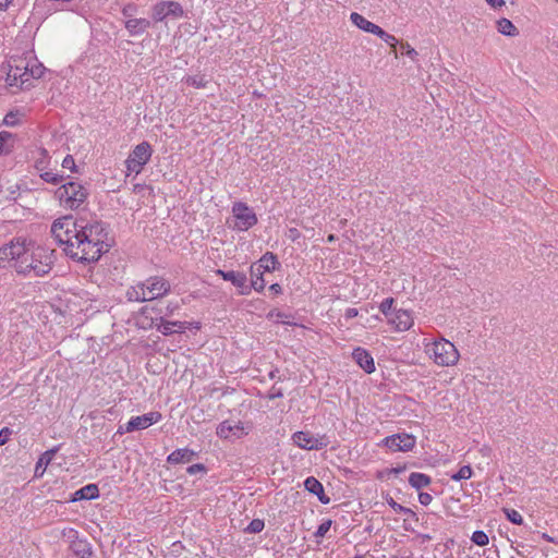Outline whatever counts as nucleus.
Here are the masks:
<instances>
[{"instance_id": "f8f14e48", "label": "nucleus", "mask_w": 558, "mask_h": 558, "mask_svg": "<svg viewBox=\"0 0 558 558\" xmlns=\"http://www.w3.org/2000/svg\"><path fill=\"white\" fill-rule=\"evenodd\" d=\"M216 275L226 281H230L236 289L240 295H248V279L245 272L235 270L217 269Z\"/></svg>"}, {"instance_id": "6ab92c4d", "label": "nucleus", "mask_w": 558, "mask_h": 558, "mask_svg": "<svg viewBox=\"0 0 558 558\" xmlns=\"http://www.w3.org/2000/svg\"><path fill=\"white\" fill-rule=\"evenodd\" d=\"M304 487L308 493L317 496L322 504L328 505L330 502V498L325 494L323 484L314 476H310L304 481Z\"/></svg>"}, {"instance_id": "8fccbe9b", "label": "nucleus", "mask_w": 558, "mask_h": 558, "mask_svg": "<svg viewBox=\"0 0 558 558\" xmlns=\"http://www.w3.org/2000/svg\"><path fill=\"white\" fill-rule=\"evenodd\" d=\"M283 397V391L281 388H277L276 385H274L268 395H267V398L269 400H274V399H277V398H282Z\"/></svg>"}, {"instance_id": "423d86ee", "label": "nucleus", "mask_w": 558, "mask_h": 558, "mask_svg": "<svg viewBox=\"0 0 558 558\" xmlns=\"http://www.w3.org/2000/svg\"><path fill=\"white\" fill-rule=\"evenodd\" d=\"M151 154L153 149L148 142L140 143L133 148L125 160L126 169L130 172L138 174L143 170V167L149 161Z\"/></svg>"}, {"instance_id": "5701e85b", "label": "nucleus", "mask_w": 558, "mask_h": 558, "mask_svg": "<svg viewBox=\"0 0 558 558\" xmlns=\"http://www.w3.org/2000/svg\"><path fill=\"white\" fill-rule=\"evenodd\" d=\"M99 497V488L96 484H87L83 486L82 488L77 489L72 498L71 501H77V500H93L97 499Z\"/></svg>"}, {"instance_id": "dca6fc26", "label": "nucleus", "mask_w": 558, "mask_h": 558, "mask_svg": "<svg viewBox=\"0 0 558 558\" xmlns=\"http://www.w3.org/2000/svg\"><path fill=\"white\" fill-rule=\"evenodd\" d=\"M388 322L395 325L398 331L409 330L413 325L411 313L405 310H399L393 313V317H389Z\"/></svg>"}, {"instance_id": "c756f323", "label": "nucleus", "mask_w": 558, "mask_h": 558, "mask_svg": "<svg viewBox=\"0 0 558 558\" xmlns=\"http://www.w3.org/2000/svg\"><path fill=\"white\" fill-rule=\"evenodd\" d=\"M37 153L39 156L35 159L34 168L37 171H44L48 169L51 157L49 156L48 150L44 147H39Z\"/></svg>"}, {"instance_id": "ea45409f", "label": "nucleus", "mask_w": 558, "mask_h": 558, "mask_svg": "<svg viewBox=\"0 0 558 558\" xmlns=\"http://www.w3.org/2000/svg\"><path fill=\"white\" fill-rule=\"evenodd\" d=\"M471 541L477 546H486L489 543L488 535L484 531H475L471 536Z\"/></svg>"}, {"instance_id": "f03ea898", "label": "nucleus", "mask_w": 558, "mask_h": 558, "mask_svg": "<svg viewBox=\"0 0 558 558\" xmlns=\"http://www.w3.org/2000/svg\"><path fill=\"white\" fill-rule=\"evenodd\" d=\"M56 262L54 251L45 246L12 241L0 247V268L12 267L24 277H43Z\"/></svg>"}, {"instance_id": "e2e57ef3", "label": "nucleus", "mask_w": 558, "mask_h": 558, "mask_svg": "<svg viewBox=\"0 0 558 558\" xmlns=\"http://www.w3.org/2000/svg\"><path fill=\"white\" fill-rule=\"evenodd\" d=\"M117 433H118V434H121V435H122V434H124V433H126V432H125V426H119V428H118Z\"/></svg>"}, {"instance_id": "e433bc0d", "label": "nucleus", "mask_w": 558, "mask_h": 558, "mask_svg": "<svg viewBox=\"0 0 558 558\" xmlns=\"http://www.w3.org/2000/svg\"><path fill=\"white\" fill-rule=\"evenodd\" d=\"M23 69H24L23 77L21 80L19 88L20 89H28L32 86V84H31L32 76L29 75V61L25 62V65H23Z\"/></svg>"}, {"instance_id": "7c9ffc66", "label": "nucleus", "mask_w": 558, "mask_h": 558, "mask_svg": "<svg viewBox=\"0 0 558 558\" xmlns=\"http://www.w3.org/2000/svg\"><path fill=\"white\" fill-rule=\"evenodd\" d=\"M38 172L41 180L53 185H59L64 180V177L62 174L53 173L52 171H49L47 169Z\"/></svg>"}, {"instance_id": "f704fd0d", "label": "nucleus", "mask_w": 558, "mask_h": 558, "mask_svg": "<svg viewBox=\"0 0 558 558\" xmlns=\"http://www.w3.org/2000/svg\"><path fill=\"white\" fill-rule=\"evenodd\" d=\"M20 111L19 110H11L9 111L4 119H3V124H5L7 126H16L20 124Z\"/></svg>"}, {"instance_id": "393cba45", "label": "nucleus", "mask_w": 558, "mask_h": 558, "mask_svg": "<svg viewBox=\"0 0 558 558\" xmlns=\"http://www.w3.org/2000/svg\"><path fill=\"white\" fill-rule=\"evenodd\" d=\"M430 483V476L425 473L413 472L409 476L410 486L416 490H421L422 488L428 486Z\"/></svg>"}, {"instance_id": "37998d69", "label": "nucleus", "mask_w": 558, "mask_h": 558, "mask_svg": "<svg viewBox=\"0 0 558 558\" xmlns=\"http://www.w3.org/2000/svg\"><path fill=\"white\" fill-rule=\"evenodd\" d=\"M331 524H332V520H330V519L324 520L318 525V527H317L316 532L314 533V535L316 537H324L327 534V532L330 530Z\"/></svg>"}, {"instance_id": "72a5a7b5", "label": "nucleus", "mask_w": 558, "mask_h": 558, "mask_svg": "<svg viewBox=\"0 0 558 558\" xmlns=\"http://www.w3.org/2000/svg\"><path fill=\"white\" fill-rule=\"evenodd\" d=\"M46 69L41 63L37 61L29 62V75L32 78L38 80L43 77Z\"/></svg>"}, {"instance_id": "c9c22d12", "label": "nucleus", "mask_w": 558, "mask_h": 558, "mask_svg": "<svg viewBox=\"0 0 558 558\" xmlns=\"http://www.w3.org/2000/svg\"><path fill=\"white\" fill-rule=\"evenodd\" d=\"M386 501L397 513H409L411 515L415 514L413 510L396 502L395 499L390 496L386 497Z\"/></svg>"}, {"instance_id": "4c0bfd02", "label": "nucleus", "mask_w": 558, "mask_h": 558, "mask_svg": "<svg viewBox=\"0 0 558 558\" xmlns=\"http://www.w3.org/2000/svg\"><path fill=\"white\" fill-rule=\"evenodd\" d=\"M13 64L12 63H9L8 66V71H13V72H16V77L21 81L22 77H23V65H25V62L26 60L25 59H15L13 60Z\"/></svg>"}, {"instance_id": "6e6552de", "label": "nucleus", "mask_w": 558, "mask_h": 558, "mask_svg": "<svg viewBox=\"0 0 558 558\" xmlns=\"http://www.w3.org/2000/svg\"><path fill=\"white\" fill-rule=\"evenodd\" d=\"M62 536L68 538L70 548L77 558H92V544L86 538H81L76 530L72 527L64 529Z\"/></svg>"}, {"instance_id": "20e7f679", "label": "nucleus", "mask_w": 558, "mask_h": 558, "mask_svg": "<svg viewBox=\"0 0 558 558\" xmlns=\"http://www.w3.org/2000/svg\"><path fill=\"white\" fill-rule=\"evenodd\" d=\"M428 353L434 362L440 366L454 365L459 360V352L454 344L445 339L435 341L428 349Z\"/></svg>"}, {"instance_id": "de8ad7c7", "label": "nucleus", "mask_w": 558, "mask_h": 558, "mask_svg": "<svg viewBox=\"0 0 558 558\" xmlns=\"http://www.w3.org/2000/svg\"><path fill=\"white\" fill-rule=\"evenodd\" d=\"M378 37L381 38L387 45L391 47H396V45L398 44V39L393 35H390L387 32H385L384 29L383 34H379Z\"/></svg>"}, {"instance_id": "4be33fe9", "label": "nucleus", "mask_w": 558, "mask_h": 558, "mask_svg": "<svg viewBox=\"0 0 558 558\" xmlns=\"http://www.w3.org/2000/svg\"><path fill=\"white\" fill-rule=\"evenodd\" d=\"M252 266L259 268V270H264V272H270L276 270L280 263L278 257L272 252H266L257 264H253Z\"/></svg>"}, {"instance_id": "c85d7f7f", "label": "nucleus", "mask_w": 558, "mask_h": 558, "mask_svg": "<svg viewBox=\"0 0 558 558\" xmlns=\"http://www.w3.org/2000/svg\"><path fill=\"white\" fill-rule=\"evenodd\" d=\"M59 449H60V445L54 446L53 448L48 449L44 453H41L36 463L35 472L38 473V471L41 468L46 469V466L52 461L53 457L59 451Z\"/></svg>"}, {"instance_id": "f257e3e1", "label": "nucleus", "mask_w": 558, "mask_h": 558, "mask_svg": "<svg viewBox=\"0 0 558 558\" xmlns=\"http://www.w3.org/2000/svg\"><path fill=\"white\" fill-rule=\"evenodd\" d=\"M50 233L56 243L63 246L66 256L82 264L99 260L111 247L108 243L109 226L99 220L89 222L65 215L52 222Z\"/></svg>"}, {"instance_id": "052dcab7", "label": "nucleus", "mask_w": 558, "mask_h": 558, "mask_svg": "<svg viewBox=\"0 0 558 558\" xmlns=\"http://www.w3.org/2000/svg\"><path fill=\"white\" fill-rule=\"evenodd\" d=\"M10 3V0H0V10H5Z\"/></svg>"}, {"instance_id": "9b49d317", "label": "nucleus", "mask_w": 558, "mask_h": 558, "mask_svg": "<svg viewBox=\"0 0 558 558\" xmlns=\"http://www.w3.org/2000/svg\"><path fill=\"white\" fill-rule=\"evenodd\" d=\"M383 444L393 452H407L414 448L416 439L410 434H395L384 438Z\"/></svg>"}, {"instance_id": "2eb2a0df", "label": "nucleus", "mask_w": 558, "mask_h": 558, "mask_svg": "<svg viewBox=\"0 0 558 558\" xmlns=\"http://www.w3.org/2000/svg\"><path fill=\"white\" fill-rule=\"evenodd\" d=\"M352 357L356 364L367 374L375 372V362L371 353L364 348H355L352 352Z\"/></svg>"}, {"instance_id": "a211bd4d", "label": "nucleus", "mask_w": 558, "mask_h": 558, "mask_svg": "<svg viewBox=\"0 0 558 558\" xmlns=\"http://www.w3.org/2000/svg\"><path fill=\"white\" fill-rule=\"evenodd\" d=\"M351 22L360 29L379 36L383 34V28L371 21L366 20L363 15L352 12L350 15Z\"/></svg>"}, {"instance_id": "aec40b11", "label": "nucleus", "mask_w": 558, "mask_h": 558, "mask_svg": "<svg viewBox=\"0 0 558 558\" xmlns=\"http://www.w3.org/2000/svg\"><path fill=\"white\" fill-rule=\"evenodd\" d=\"M197 457V452L190 448H179L167 457L170 464L190 463Z\"/></svg>"}, {"instance_id": "b1692460", "label": "nucleus", "mask_w": 558, "mask_h": 558, "mask_svg": "<svg viewBox=\"0 0 558 558\" xmlns=\"http://www.w3.org/2000/svg\"><path fill=\"white\" fill-rule=\"evenodd\" d=\"M251 282L248 283L250 292L254 289L257 292H262L265 289L266 281L264 279V270H259V268L251 266Z\"/></svg>"}, {"instance_id": "49530a36", "label": "nucleus", "mask_w": 558, "mask_h": 558, "mask_svg": "<svg viewBox=\"0 0 558 558\" xmlns=\"http://www.w3.org/2000/svg\"><path fill=\"white\" fill-rule=\"evenodd\" d=\"M186 472L190 474V475H193V474H196V473H206L207 472V468L205 466V464L203 463H195V464H192L190 465L187 469H186Z\"/></svg>"}, {"instance_id": "2f4dec72", "label": "nucleus", "mask_w": 558, "mask_h": 558, "mask_svg": "<svg viewBox=\"0 0 558 558\" xmlns=\"http://www.w3.org/2000/svg\"><path fill=\"white\" fill-rule=\"evenodd\" d=\"M185 84L195 88H205L208 80L205 75H189L184 78Z\"/></svg>"}, {"instance_id": "69168bd1", "label": "nucleus", "mask_w": 558, "mask_h": 558, "mask_svg": "<svg viewBox=\"0 0 558 558\" xmlns=\"http://www.w3.org/2000/svg\"><path fill=\"white\" fill-rule=\"evenodd\" d=\"M130 8H124L123 9V15L128 16L130 15V11H129Z\"/></svg>"}, {"instance_id": "58836bf2", "label": "nucleus", "mask_w": 558, "mask_h": 558, "mask_svg": "<svg viewBox=\"0 0 558 558\" xmlns=\"http://www.w3.org/2000/svg\"><path fill=\"white\" fill-rule=\"evenodd\" d=\"M504 512L511 523L517 525H521L523 523V517L520 514L519 511L514 509L504 508Z\"/></svg>"}, {"instance_id": "5fc2aeb1", "label": "nucleus", "mask_w": 558, "mask_h": 558, "mask_svg": "<svg viewBox=\"0 0 558 558\" xmlns=\"http://www.w3.org/2000/svg\"><path fill=\"white\" fill-rule=\"evenodd\" d=\"M402 49L404 50L403 53H405L412 60H414L415 57L417 56V51L414 48H412L409 44H402Z\"/></svg>"}, {"instance_id": "cd10ccee", "label": "nucleus", "mask_w": 558, "mask_h": 558, "mask_svg": "<svg viewBox=\"0 0 558 558\" xmlns=\"http://www.w3.org/2000/svg\"><path fill=\"white\" fill-rule=\"evenodd\" d=\"M128 299L130 301H136V302H146L147 301V293L145 291V288L142 282H138L136 286L131 287L126 292Z\"/></svg>"}, {"instance_id": "412c9836", "label": "nucleus", "mask_w": 558, "mask_h": 558, "mask_svg": "<svg viewBox=\"0 0 558 558\" xmlns=\"http://www.w3.org/2000/svg\"><path fill=\"white\" fill-rule=\"evenodd\" d=\"M124 26L131 36H140L151 26V23L147 19H129Z\"/></svg>"}, {"instance_id": "473e14b6", "label": "nucleus", "mask_w": 558, "mask_h": 558, "mask_svg": "<svg viewBox=\"0 0 558 558\" xmlns=\"http://www.w3.org/2000/svg\"><path fill=\"white\" fill-rule=\"evenodd\" d=\"M473 474V470L470 465H463L460 470L452 474L450 478L454 482H460L462 480H469Z\"/></svg>"}, {"instance_id": "4468645a", "label": "nucleus", "mask_w": 558, "mask_h": 558, "mask_svg": "<svg viewBox=\"0 0 558 558\" xmlns=\"http://www.w3.org/2000/svg\"><path fill=\"white\" fill-rule=\"evenodd\" d=\"M162 415L158 411H151L140 416H133L125 424V432H134L148 428L149 426L161 421Z\"/></svg>"}, {"instance_id": "0eeeda50", "label": "nucleus", "mask_w": 558, "mask_h": 558, "mask_svg": "<svg viewBox=\"0 0 558 558\" xmlns=\"http://www.w3.org/2000/svg\"><path fill=\"white\" fill-rule=\"evenodd\" d=\"M293 442L301 449L304 450H322L330 444V439L327 435H318L314 437L310 432H295L292 435Z\"/></svg>"}, {"instance_id": "bb28decb", "label": "nucleus", "mask_w": 558, "mask_h": 558, "mask_svg": "<svg viewBox=\"0 0 558 558\" xmlns=\"http://www.w3.org/2000/svg\"><path fill=\"white\" fill-rule=\"evenodd\" d=\"M14 148V135L7 131L0 132V155H9Z\"/></svg>"}, {"instance_id": "7ed1b4c3", "label": "nucleus", "mask_w": 558, "mask_h": 558, "mask_svg": "<svg viewBox=\"0 0 558 558\" xmlns=\"http://www.w3.org/2000/svg\"><path fill=\"white\" fill-rule=\"evenodd\" d=\"M88 189L81 182L70 180L54 191V197L65 209L76 210L88 198Z\"/></svg>"}, {"instance_id": "1a4fd4ad", "label": "nucleus", "mask_w": 558, "mask_h": 558, "mask_svg": "<svg viewBox=\"0 0 558 558\" xmlns=\"http://www.w3.org/2000/svg\"><path fill=\"white\" fill-rule=\"evenodd\" d=\"M147 293V301L162 298L170 292V282L159 276H153L142 282Z\"/></svg>"}, {"instance_id": "0e129e2a", "label": "nucleus", "mask_w": 558, "mask_h": 558, "mask_svg": "<svg viewBox=\"0 0 558 558\" xmlns=\"http://www.w3.org/2000/svg\"><path fill=\"white\" fill-rule=\"evenodd\" d=\"M543 537H544L545 539H547L548 542H551V543L554 542V538H553V537H550V536H548L547 534H544V535H543Z\"/></svg>"}, {"instance_id": "774afa93", "label": "nucleus", "mask_w": 558, "mask_h": 558, "mask_svg": "<svg viewBox=\"0 0 558 558\" xmlns=\"http://www.w3.org/2000/svg\"><path fill=\"white\" fill-rule=\"evenodd\" d=\"M556 2H558V0H555Z\"/></svg>"}, {"instance_id": "09e8293b", "label": "nucleus", "mask_w": 558, "mask_h": 558, "mask_svg": "<svg viewBox=\"0 0 558 558\" xmlns=\"http://www.w3.org/2000/svg\"><path fill=\"white\" fill-rule=\"evenodd\" d=\"M269 316H270V317H276L277 319H281V322H282L283 324H287V325H295L294 323H290V322L283 320L284 318L290 317V315H288V314H286V313H283V312H280V311H276V310H274V311H270V312H269Z\"/></svg>"}, {"instance_id": "6e6d98bb", "label": "nucleus", "mask_w": 558, "mask_h": 558, "mask_svg": "<svg viewBox=\"0 0 558 558\" xmlns=\"http://www.w3.org/2000/svg\"><path fill=\"white\" fill-rule=\"evenodd\" d=\"M357 314H359V311L354 307H349L345 311L347 318H353V317L357 316Z\"/></svg>"}, {"instance_id": "ddd939ff", "label": "nucleus", "mask_w": 558, "mask_h": 558, "mask_svg": "<svg viewBox=\"0 0 558 558\" xmlns=\"http://www.w3.org/2000/svg\"><path fill=\"white\" fill-rule=\"evenodd\" d=\"M250 427L245 426L242 422L232 423L229 420L221 422L216 430L219 438L229 439L230 437L241 438L247 435Z\"/></svg>"}, {"instance_id": "13d9d810", "label": "nucleus", "mask_w": 558, "mask_h": 558, "mask_svg": "<svg viewBox=\"0 0 558 558\" xmlns=\"http://www.w3.org/2000/svg\"><path fill=\"white\" fill-rule=\"evenodd\" d=\"M486 2L492 7V8H498V7H502L505 4V1L504 0H486Z\"/></svg>"}, {"instance_id": "f3484780", "label": "nucleus", "mask_w": 558, "mask_h": 558, "mask_svg": "<svg viewBox=\"0 0 558 558\" xmlns=\"http://www.w3.org/2000/svg\"><path fill=\"white\" fill-rule=\"evenodd\" d=\"M186 322H169L166 320L163 317H160L159 319H156V327L159 332H161L163 336H170L177 331L183 332L186 329Z\"/></svg>"}, {"instance_id": "864d4df0", "label": "nucleus", "mask_w": 558, "mask_h": 558, "mask_svg": "<svg viewBox=\"0 0 558 558\" xmlns=\"http://www.w3.org/2000/svg\"><path fill=\"white\" fill-rule=\"evenodd\" d=\"M287 236L292 241L295 242L301 238V232L296 228H289Z\"/></svg>"}, {"instance_id": "338daca9", "label": "nucleus", "mask_w": 558, "mask_h": 558, "mask_svg": "<svg viewBox=\"0 0 558 558\" xmlns=\"http://www.w3.org/2000/svg\"><path fill=\"white\" fill-rule=\"evenodd\" d=\"M333 240H335V235H333V234H330V235L328 236V241H329V242H331V241H333Z\"/></svg>"}, {"instance_id": "a19ab883", "label": "nucleus", "mask_w": 558, "mask_h": 558, "mask_svg": "<svg viewBox=\"0 0 558 558\" xmlns=\"http://www.w3.org/2000/svg\"><path fill=\"white\" fill-rule=\"evenodd\" d=\"M265 527V522L262 519H253L248 525L245 527V532L247 533H260Z\"/></svg>"}, {"instance_id": "680f3d73", "label": "nucleus", "mask_w": 558, "mask_h": 558, "mask_svg": "<svg viewBox=\"0 0 558 558\" xmlns=\"http://www.w3.org/2000/svg\"><path fill=\"white\" fill-rule=\"evenodd\" d=\"M405 470V466H397V468H393L391 469V472L398 474V473H401Z\"/></svg>"}, {"instance_id": "3c124183", "label": "nucleus", "mask_w": 558, "mask_h": 558, "mask_svg": "<svg viewBox=\"0 0 558 558\" xmlns=\"http://www.w3.org/2000/svg\"><path fill=\"white\" fill-rule=\"evenodd\" d=\"M11 434L12 430L9 427L0 429V446L5 445L9 441Z\"/></svg>"}, {"instance_id": "4d7b16f0", "label": "nucleus", "mask_w": 558, "mask_h": 558, "mask_svg": "<svg viewBox=\"0 0 558 558\" xmlns=\"http://www.w3.org/2000/svg\"><path fill=\"white\" fill-rule=\"evenodd\" d=\"M269 290L274 293V294H281L282 293V288L279 283H272L270 287H269Z\"/></svg>"}, {"instance_id": "603ef678", "label": "nucleus", "mask_w": 558, "mask_h": 558, "mask_svg": "<svg viewBox=\"0 0 558 558\" xmlns=\"http://www.w3.org/2000/svg\"><path fill=\"white\" fill-rule=\"evenodd\" d=\"M432 500H433V497H432L430 494L423 493V492H421L418 494V501H420L421 505L428 506L432 502Z\"/></svg>"}, {"instance_id": "a18cd8bd", "label": "nucleus", "mask_w": 558, "mask_h": 558, "mask_svg": "<svg viewBox=\"0 0 558 558\" xmlns=\"http://www.w3.org/2000/svg\"><path fill=\"white\" fill-rule=\"evenodd\" d=\"M62 167L64 169H70L72 172H77V167L72 155H66L64 157V159L62 160Z\"/></svg>"}, {"instance_id": "c03bdc74", "label": "nucleus", "mask_w": 558, "mask_h": 558, "mask_svg": "<svg viewBox=\"0 0 558 558\" xmlns=\"http://www.w3.org/2000/svg\"><path fill=\"white\" fill-rule=\"evenodd\" d=\"M5 83H7L8 87H10V88L15 87L16 90H20V88H19L20 80L16 77V72L8 71L7 76H5Z\"/></svg>"}, {"instance_id": "39448f33", "label": "nucleus", "mask_w": 558, "mask_h": 558, "mask_svg": "<svg viewBox=\"0 0 558 558\" xmlns=\"http://www.w3.org/2000/svg\"><path fill=\"white\" fill-rule=\"evenodd\" d=\"M232 214L234 217V230L247 231L258 222L256 214L246 203L235 202L232 206Z\"/></svg>"}, {"instance_id": "79ce46f5", "label": "nucleus", "mask_w": 558, "mask_h": 558, "mask_svg": "<svg viewBox=\"0 0 558 558\" xmlns=\"http://www.w3.org/2000/svg\"><path fill=\"white\" fill-rule=\"evenodd\" d=\"M395 303V300L393 298H387L385 299L380 305H379V310L380 312L386 316V317H390L392 315V305Z\"/></svg>"}, {"instance_id": "9d476101", "label": "nucleus", "mask_w": 558, "mask_h": 558, "mask_svg": "<svg viewBox=\"0 0 558 558\" xmlns=\"http://www.w3.org/2000/svg\"><path fill=\"white\" fill-rule=\"evenodd\" d=\"M183 15L184 11L182 5L175 1H161L153 8V19L156 22H161L168 16L179 19Z\"/></svg>"}, {"instance_id": "bf43d9fd", "label": "nucleus", "mask_w": 558, "mask_h": 558, "mask_svg": "<svg viewBox=\"0 0 558 558\" xmlns=\"http://www.w3.org/2000/svg\"><path fill=\"white\" fill-rule=\"evenodd\" d=\"M279 374V369L276 367L274 369H271L269 373H268V377L269 379H276L278 378V380H281V377L278 376Z\"/></svg>"}, {"instance_id": "a878e982", "label": "nucleus", "mask_w": 558, "mask_h": 558, "mask_svg": "<svg viewBox=\"0 0 558 558\" xmlns=\"http://www.w3.org/2000/svg\"><path fill=\"white\" fill-rule=\"evenodd\" d=\"M497 29L500 34L505 36L515 37L519 35V29L510 20L506 17H502L497 21Z\"/></svg>"}]
</instances>
